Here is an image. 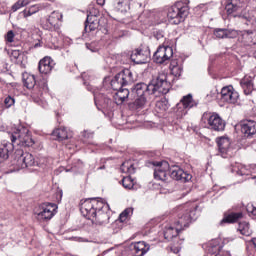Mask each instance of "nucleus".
Masks as SVG:
<instances>
[{
  "instance_id": "nucleus-1",
  "label": "nucleus",
  "mask_w": 256,
  "mask_h": 256,
  "mask_svg": "<svg viewBox=\"0 0 256 256\" xmlns=\"http://www.w3.org/2000/svg\"><path fill=\"white\" fill-rule=\"evenodd\" d=\"M131 91L136 99L130 104V109L138 111L145 109L147 103L154 101L159 95H167L171 91V82L167 80V74L160 73L149 84L143 82L135 84Z\"/></svg>"
},
{
  "instance_id": "nucleus-2",
  "label": "nucleus",
  "mask_w": 256,
  "mask_h": 256,
  "mask_svg": "<svg viewBox=\"0 0 256 256\" xmlns=\"http://www.w3.org/2000/svg\"><path fill=\"white\" fill-rule=\"evenodd\" d=\"M109 205H106L101 198L86 199L80 206L83 217L89 219L97 225H107L109 223V213L105 212Z\"/></svg>"
},
{
  "instance_id": "nucleus-3",
  "label": "nucleus",
  "mask_w": 256,
  "mask_h": 256,
  "mask_svg": "<svg viewBox=\"0 0 256 256\" xmlns=\"http://www.w3.org/2000/svg\"><path fill=\"white\" fill-rule=\"evenodd\" d=\"M189 15V6L183 2H177L175 5L171 6L168 10V21L172 25H179L183 23L187 16Z\"/></svg>"
},
{
  "instance_id": "nucleus-4",
  "label": "nucleus",
  "mask_w": 256,
  "mask_h": 256,
  "mask_svg": "<svg viewBox=\"0 0 256 256\" xmlns=\"http://www.w3.org/2000/svg\"><path fill=\"white\" fill-rule=\"evenodd\" d=\"M137 78L133 75L131 70L126 69L118 74L111 80V87L114 91H118L119 89H123V87H127V85H131L135 83Z\"/></svg>"
},
{
  "instance_id": "nucleus-5",
  "label": "nucleus",
  "mask_w": 256,
  "mask_h": 256,
  "mask_svg": "<svg viewBox=\"0 0 256 256\" xmlns=\"http://www.w3.org/2000/svg\"><path fill=\"white\" fill-rule=\"evenodd\" d=\"M14 159L20 169H27V167H43V164L35 160V157L32 156L31 153L23 152L21 149L15 151Z\"/></svg>"
},
{
  "instance_id": "nucleus-6",
  "label": "nucleus",
  "mask_w": 256,
  "mask_h": 256,
  "mask_svg": "<svg viewBox=\"0 0 256 256\" xmlns=\"http://www.w3.org/2000/svg\"><path fill=\"white\" fill-rule=\"evenodd\" d=\"M12 143L17 142V145L20 147H32L35 145L33 138H31V134L29 133V129L26 127L20 126L13 134L11 138Z\"/></svg>"
},
{
  "instance_id": "nucleus-7",
  "label": "nucleus",
  "mask_w": 256,
  "mask_h": 256,
  "mask_svg": "<svg viewBox=\"0 0 256 256\" xmlns=\"http://www.w3.org/2000/svg\"><path fill=\"white\" fill-rule=\"evenodd\" d=\"M197 219V205H193L190 210L178 214V220L175 222L182 231L189 227V223Z\"/></svg>"
},
{
  "instance_id": "nucleus-8",
  "label": "nucleus",
  "mask_w": 256,
  "mask_h": 256,
  "mask_svg": "<svg viewBox=\"0 0 256 256\" xmlns=\"http://www.w3.org/2000/svg\"><path fill=\"white\" fill-rule=\"evenodd\" d=\"M198 105L199 101L193 99V94L183 96L176 105L178 117H185L189 109H193V107H197Z\"/></svg>"
},
{
  "instance_id": "nucleus-9",
  "label": "nucleus",
  "mask_w": 256,
  "mask_h": 256,
  "mask_svg": "<svg viewBox=\"0 0 256 256\" xmlns=\"http://www.w3.org/2000/svg\"><path fill=\"white\" fill-rule=\"evenodd\" d=\"M173 57V48L171 46H159L153 55L154 63L165 65Z\"/></svg>"
},
{
  "instance_id": "nucleus-10",
  "label": "nucleus",
  "mask_w": 256,
  "mask_h": 256,
  "mask_svg": "<svg viewBox=\"0 0 256 256\" xmlns=\"http://www.w3.org/2000/svg\"><path fill=\"white\" fill-rule=\"evenodd\" d=\"M57 213V204L46 203L40 206V211L36 213L38 221H49Z\"/></svg>"
},
{
  "instance_id": "nucleus-11",
  "label": "nucleus",
  "mask_w": 256,
  "mask_h": 256,
  "mask_svg": "<svg viewBox=\"0 0 256 256\" xmlns=\"http://www.w3.org/2000/svg\"><path fill=\"white\" fill-rule=\"evenodd\" d=\"M256 10H249L247 6L242 9L240 13L234 15V18H238L241 23L246 27H253L255 23Z\"/></svg>"
},
{
  "instance_id": "nucleus-12",
  "label": "nucleus",
  "mask_w": 256,
  "mask_h": 256,
  "mask_svg": "<svg viewBox=\"0 0 256 256\" xmlns=\"http://www.w3.org/2000/svg\"><path fill=\"white\" fill-rule=\"evenodd\" d=\"M245 7H247V0H229L225 6V9L227 15H232V17H235V15H237V13H241Z\"/></svg>"
},
{
  "instance_id": "nucleus-13",
  "label": "nucleus",
  "mask_w": 256,
  "mask_h": 256,
  "mask_svg": "<svg viewBox=\"0 0 256 256\" xmlns=\"http://www.w3.org/2000/svg\"><path fill=\"white\" fill-rule=\"evenodd\" d=\"M207 123L208 129H210L211 131H225V120L221 119V116H219V114L217 113L211 114L207 119Z\"/></svg>"
},
{
  "instance_id": "nucleus-14",
  "label": "nucleus",
  "mask_w": 256,
  "mask_h": 256,
  "mask_svg": "<svg viewBox=\"0 0 256 256\" xmlns=\"http://www.w3.org/2000/svg\"><path fill=\"white\" fill-rule=\"evenodd\" d=\"M220 99L224 103L235 104L239 100V93L235 91L232 86L223 87L220 92Z\"/></svg>"
},
{
  "instance_id": "nucleus-15",
  "label": "nucleus",
  "mask_w": 256,
  "mask_h": 256,
  "mask_svg": "<svg viewBox=\"0 0 256 256\" xmlns=\"http://www.w3.org/2000/svg\"><path fill=\"white\" fill-rule=\"evenodd\" d=\"M154 179L157 181H167L169 179V162H158L154 169Z\"/></svg>"
},
{
  "instance_id": "nucleus-16",
  "label": "nucleus",
  "mask_w": 256,
  "mask_h": 256,
  "mask_svg": "<svg viewBox=\"0 0 256 256\" xmlns=\"http://www.w3.org/2000/svg\"><path fill=\"white\" fill-rule=\"evenodd\" d=\"M131 61L137 65H143L149 61V52L147 50L136 49L130 56Z\"/></svg>"
},
{
  "instance_id": "nucleus-17",
  "label": "nucleus",
  "mask_w": 256,
  "mask_h": 256,
  "mask_svg": "<svg viewBox=\"0 0 256 256\" xmlns=\"http://www.w3.org/2000/svg\"><path fill=\"white\" fill-rule=\"evenodd\" d=\"M169 177L175 181H183L184 183L190 181L191 179V175L183 171V169L179 168L178 166H174L172 169H170Z\"/></svg>"
},
{
  "instance_id": "nucleus-18",
  "label": "nucleus",
  "mask_w": 256,
  "mask_h": 256,
  "mask_svg": "<svg viewBox=\"0 0 256 256\" xmlns=\"http://www.w3.org/2000/svg\"><path fill=\"white\" fill-rule=\"evenodd\" d=\"M53 67H55V62L49 56L44 57L38 64V69L42 75H49L53 71Z\"/></svg>"
},
{
  "instance_id": "nucleus-19",
  "label": "nucleus",
  "mask_w": 256,
  "mask_h": 256,
  "mask_svg": "<svg viewBox=\"0 0 256 256\" xmlns=\"http://www.w3.org/2000/svg\"><path fill=\"white\" fill-rule=\"evenodd\" d=\"M241 126V133L245 137H253L256 133V122L253 120H244L240 124Z\"/></svg>"
},
{
  "instance_id": "nucleus-20",
  "label": "nucleus",
  "mask_w": 256,
  "mask_h": 256,
  "mask_svg": "<svg viewBox=\"0 0 256 256\" xmlns=\"http://www.w3.org/2000/svg\"><path fill=\"white\" fill-rule=\"evenodd\" d=\"M218 150L222 157H227L231 151V141L227 137H220L217 139Z\"/></svg>"
},
{
  "instance_id": "nucleus-21",
  "label": "nucleus",
  "mask_w": 256,
  "mask_h": 256,
  "mask_svg": "<svg viewBox=\"0 0 256 256\" xmlns=\"http://www.w3.org/2000/svg\"><path fill=\"white\" fill-rule=\"evenodd\" d=\"M214 35L217 39H235L237 31L233 29L216 28Z\"/></svg>"
},
{
  "instance_id": "nucleus-22",
  "label": "nucleus",
  "mask_w": 256,
  "mask_h": 256,
  "mask_svg": "<svg viewBox=\"0 0 256 256\" xmlns=\"http://www.w3.org/2000/svg\"><path fill=\"white\" fill-rule=\"evenodd\" d=\"M130 249L134 255L143 256L149 251V246L144 241H139L132 243Z\"/></svg>"
},
{
  "instance_id": "nucleus-23",
  "label": "nucleus",
  "mask_w": 256,
  "mask_h": 256,
  "mask_svg": "<svg viewBox=\"0 0 256 256\" xmlns=\"http://www.w3.org/2000/svg\"><path fill=\"white\" fill-rule=\"evenodd\" d=\"M98 28H99V19L97 18V14L95 15L91 13L88 14L84 31H86V33H89L91 31H95V29H98Z\"/></svg>"
},
{
  "instance_id": "nucleus-24",
  "label": "nucleus",
  "mask_w": 256,
  "mask_h": 256,
  "mask_svg": "<svg viewBox=\"0 0 256 256\" xmlns=\"http://www.w3.org/2000/svg\"><path fill=\"white\" fill-rule=\"evenodd\" d=\"M116 91L117 92L113 96L114 102L116 105H123V103L129 99V88H120Z\"/></svg>"
},
{
  "instance_id": "nucleus-25",
  "label": "nucleus",
  "mask_w": 256,
  "mask_h": 256,
  "mask_svg": "<svg viewBox=\"0 0 256 256\" xmlns=\"http://www.w3.org/2000/svg\"><path fill=\"white\" fill-rule=\"evenodd\" d=\"M13 151V144L7 141L0 143V163L9 159V153Z\"/></svg>"
},
{
  "instance_id": "nucleus-26",
  "label": "nucleus",
  "mask_w": 256,
  "mask_h": 256,
  "mask_svg": "<svg viewBox=\"0 0 256 256\" xmlns=\"http://www.w3.org/2000/svg\"><path fill=\"white\" fill-rule=\"evenodd\" d=\"M231 173L240 177H245L251 173L247 167L241 163L232 164Z\"/></svg>"
},
{
  "instance_id": "nucleus-27",
  "label": "nucleus",
  "mask_w": 256,
  "mask_h": 256,
  "mask_svg": "<svg viewBox=\"0 0 256 256\" xmlns=\"http://www.w3.org/2000/svg\"><path fill=\"white\" fill-rule=\"evenodd\" d=\"M179 231H182L177 225L175 227L169 226L164 230V239L167 241H173L179 235Z\"/></svg>"
},
{
  "instance_id": "nucleus-28",
  "label": "nucleus",
  "mask_w": 256,
  "mask_h": 256,
  "mask_svg": "<svg viewBox=\"0 0 256 256\" xmlns=\"http://www.w3.org/2000/svg\"><path fill=\"white\" fill-rule=\"evenodd\" d=\"M53 137H56V141H65L71 137V134L67 132V128H58L52 132Z\"/></svg>"
},
{
  "instance_id": "nucleus-29",
  "label": "nucleus",
  "mask_w": 256,
  "mask_h": 256,
  "mask_svg": "<svg viewBox=\"0 0 256 256\" xmlns=\"http://www.w3.org/2000/svg\"><path fill=\"white\" fill-rule=\"evenodd\" d=\"M114 9L120 13H127L129 11V0H116L114 2Z\"/></svg>"
},
{
  "instance_id": "nucleus-30",
  "label": "nucleus",
  "mask_w": 256,
  "mask_h": 256,
  "mask_svg": "<svg viewBox=\"0 0 256 256\" xmlns=\"http://www.w3.org/2000/svg\"><path fill=\"white\" fill-rule=\"evenodd\" d=\"M170 71L174 77H181V73H183V65L179 64L177 60H173L170 63Z\"/></svg>"
},
{
  "instance_id": "nucleus-31",
  "label": "nucleus",
  "mask_w": 256,
  "mask_h": 256,
  "mask_svg": "<svg viewBox=\"0 0 256 256\" xmlns=\"http://www.w3.org/2000/svg\"><path fill=\"white\" fill-rule=\"evenodd\" d=\"M63 19V14L60 12L54 11L51 13V15L48 17V23L51 25V27H57L59 24V21Z\"/></svg>"
},
{
  "instance_id": "nucleus-32",
  "label": "nucleus",
  "mask_w": 256,
  "mask_h": 256,
  "mask_svg": "<svg viewBox=\"0 0 256 256\" xmlns=\"http://www.w3.org/2000/svg\"><path fill=\"white\" fill-rule=\"evenodd\" d=\"M120 170L122 173L133 175L135 173V164H133V161L127 160L121 165Z\"/></svg>"
},
{
  "instance_id": "nucleus-33",
  "label": "nucleus",
  "mask_w": 256,
  "mask_h": 256,
  "mask_svg": "<svg viewBox=\"0 0 256 256\" xmlns=\"http://www.w3.org/2000/svg\"><path fill=\"white\" fill-rule=\"evenodd\" d=\"M242 217L243 214L241 212L231 213L221 220L220 225H223L224 223H235L238 219H241Z\"/></svg>"
},
{
  "instance_id": "nucleus-34",
  "label": "nucleus",
  "mask_w": 256,
  "mask_h": 256,
  "mask_svg": "<svg viewBox=\"0 0 256 256\" xmlns=\"http://www.w3.org/2000/svg\"><path fill=\"white\" fill-rule=\"evenodd\" d=\"M40 9L41 8L39 7V5H32L26 9H24L21 12V15L24 19H27L28 17H31V15H35V13H39Z\"/></svg>"
},
{
  "instance_id": "nucleus-35",
  "label": "nucleus",
  "mask_w": 256,
  "mask_h": 256,
  "mask_svg": "<svg viewBox=\"0 0 256 256\" xmlns=\"http://www.w3.org/2000/svg\"><path fill=\"white\" fill-rule=\"evenodd\" d=\"M169 100L166 98H162L161 100L156 102V111L158 113H165L169 109Z\"/></svg>"
},
{
  "instance_id": "nucleus-36",
  "label": "nucleus",
  "mask_w": 256,
  "mask_h": 256,
  "mask_svg": "<svg viewBox=\"0 0 256 256\" xmlns=\"http://www.w3.org/2000/svg\"><path fill=\"white\" fill-rule=\"evenodd\" d=\"M94 101H95V105H101L102 107H107L111 105V99L103 95H97L95 93H94Z\"/></svg>"
},
{
  "instance_id": "nucleus-37",
  "label": "nucleus",
  "mask_w": 256,
  "mask_h": 256,
  "mask_svg": "<svg viewBox=\"0 0 256 256\" xmlns=\"http://www.w3.org/2000/svg\"><path fill=\"white\" fill-rule=\"evenodd\" d=\"M23 81H24V85L25 87H27V89H33V87H35L37 81L35 80V76L31 75V74H26L23 76Z\"/></svg>"
},
{
  "instance_id": "nucleus-38",
  "label": "nucleus",
  "mask_w": 256,
  "mask_h": 256,
  "mask_svg": "<svg viewBox=\"0 0 256 256\" xmlns=\"http://www.w3.org/2000/svg\"><path fill=\"white\" fill-rule=\"evenodd\" d=\"M241 87L245 93V95H251L253 93V82L251 80H242Z\"/></svg>"
},
{
  "instance_id": "nucleus-39",
  "label": "nucleus",
  "mask_w": 256,
  "mask_h": 256,
  "mask_svg": "<svg viewBox=\"0 0 256 256\" xmlns=\"http://www.w3.org/2000/svg\"><path fill=\"white\" fill-rule=\"evenodd\" d=\"M238 231L241 233V235H245L246 237L251 235V229L249 228V223L247 222H240L238 225Z\"/></svg>"
},
{
  "instance_id": "nucleus-40",
  "label": "nucleus",
  "mask_w": 256,
  "mask_h": 256,
  "mask_svg": "<svg viewBox=\"0 0 256 256\" xmlns=\"http://www.w3.org/2000/svg\"><path fill=\"white\" fill-rule=\"evenodd\" d=\"M124 189H133L135 187V180L131 176H126L122 179Z\"/></svg>"
},
{
  "instance_id": "nucleus-41",
  "label": "nucleus",
  "mask_w": 256,
  "mask_h": 256,
  "mask_svg": "<svg viewBox=\"0 0 256 256\" xmlns=\"http://www.w3.org/2000/svg\"><path fill=\"white\" fill-rule=\"evenodd\" d=\"M131 209H125L119 216V219L115 221L114 225H119V223H125L127 221V217H129V213H131Z\"/></svg>"
},
{
  "instance_id": "nucleus-42",
  "label": "nucleus",
  "mask_w": 256,
  "mask_h": 256,
  "mask_svg": "<svg viewBox=\"0 0 256 256\" xmlns=\"http://www.w3.org/2000/svg\"><path fill=\"white\" fill-rule=\"evenodd\" d=\"M15 105V97L7 95L4 97V107L5 109H11Z\"/></svg>"
},
{
  "instance_id": "nucleus-43",
  "label": "nucleus",
  "mask_w": 256,
  "mask_h": 256,
  "mask_svg": "<svg viewBox=\"0 0 256 256\" xmlns=\"http://www.w3.org/2000/svg\"><path fill=\"white\" fill-rule=\"evenodd\" d=\"M248 256H256V238H252L249 242Z\"/></svg>"
},
{
  "instance_id": "nucleus-44",
  "label": "nucleus",
  "mask_w": 256,
  "mask_h": 256,
  "mask_svg": "<svg viewBox=\"0 0 256 256\" xmlns=\"http://www.w3.org/2000/svg\"><path fill=\"white\" fill-rule=\"evenodd\" d=\"M207 251L209 255H219V251H221V246L210 244Z\"/></svg>"
},
{
  "instance_id": "nucleus-45",
  "label": "nucleus",
  "mask_w": 256,
  "mask_h": 256,
  "mask_svg": "<svg viewBox=\"0 0 256 256\" xmlns=\"http://www.w3.org/2000/svg\"><path fill=\"white\" fill-rule=\"evenodd\" d=\"M218 97L219 92L217 91V89L211 90L210 93L206 95L207 101H215V99H217Z\"/></svg>"
},
{
  "instance_id": "nucleus-46",
  "label": "nucleus",
  "mask_w": 256,
  "mask_h": 256,
  "mask_svg": "<svg viewBox=\"0 0 256 256\" xmlns=\"http://www.w3.org/2000/svg\"><path fill=\"white\" fill-rule=\"evenodd\" d=\"M247 213L252 216V217H256V204H250L247 206L246 208Z\"/></svg>"
},
{
  "instance_id": "nucleus-47",
  "label": "nucleus",
  "mask_w": 256,
  "mask_h": 256,
  "mask_svg": "<svg viewBox=\"0 0 256 256\" xmlns=\"http://www.w3.org/2000/svg\"><path fill=\"white\" fill-rule=\"evenodd\" d=\"M14 38H15V33H13V30L8 31L6 35V41H8V43H13Z\"/></svg>"
},
{
  "instance_id": "nucleus-48",
  "label": "nucleus",
  "mask_w": 256,
  "mask_h": 256,
  "mask_svg": "<svg viewBox=\"0 0 256 256\" xmlns=\"http://www.w3.org/2000/svg\"><path fill=\"white\" fill-rule=\"evenodd\" d=\"M21 55H22V52H21V50H12V52H11V57H12V59H19V57H21Z\"/></svg>"
},
{
  "instance_id": "nucleus-49",
  "label": "nucleus",
  "mask_w": 256,
  "mask_h": 256,
  "mask_svg": "<svg viewBox=\"0 0 256 256\" xmlns=\"http://www.w3.org/2000/svg\"><path fill=\"white\" fill-rule=\"evenodd\" d=\"M21 7H23V4L18 0L14 5H12V11L15 13V11H19Z\"/></svg>"
},
{
  "instance_id": "nucleus-50",
  "label": "nucleus",
  "mask_w": 256,
  "mask_h": 256,
  "mask_svg": "<svg viewBox=\"0 0 256 256\" xmlns=\"http://www.w3.org/2000/svg\"><path fill=\"white\" fill-rule=\"evenodd\" d=\"M171 251L174 252L175 254L179 253V251H181V245H173L171 247Z\"/></svg>"
},
{
  "instance_id": "nucleus-51",
  "label": "nucleus",
  "mask_w": 256,
  "mask_h": 256,
  "mask_svg": "<svg viewBox=\"0 0 256 256\" xmlns=\"http://www.w3.org/2000/svg\"><path fill=\"white\" fill-rule=\"evenodd\" d=\"M20 3H22V7H27V5H29V3H31L30 0H20Z\"/></svg>"
},
{
  "instance_id": "nucleus-52",
  "label": "nucleus",
  "mask_w": 256,
  "mask_h": 256,
  "mask_svg": "<svg viewBox=\"0 0 256 256\" xmlns=\"http://www.w3.org/2000/svg\"><path fill=\"white\" fill-rule=\"evenodd\" d=\"M96 1L98 5H101V6L105 5V0H96Z\"/></svg>"
},
{
  "instance_id": "nucleus-53",
  "label": "nucleus",
  "mask_w": 256,
  "mask_h": 256,
  "mask_svg": "<svg viewBox=\"0 0 256 256\" xmlns=\"http://www.w3.org/2000/svg\"><path fill=\"white\" fill-rule=\"evenodd\" d=\"M214 256H231V253L226 252L224 255L223 254H216Z\"/></svg>"
},
{
  "instance_id": "nucleus-54",
  "label": "nucleus",
  "mask_w": 256,
  "mask_h": 256,
  "mask_svg": "<svg viewBox=\"0 0 256 256\" xmlns=\"http://www.w3.org/2000/svg\"><path fill=\"white\" fill-rule=\"evenodd\" d=\"M161 37H163V34H156V39H161Z\"/></svg>"
},
{
  "instance_id": "nucleus-55",
  "label": "nucleus",
  "mask_w": 256,
  "mask_h": 256,
  "mask_svg": "<svg viewBox=\"0 0 256 256\" xmlns=\"http://www.w3.org/2000/svg\"><path fill=\"white\" fill-rule=\"evenodd\" d=\"M252 179L254 180V183L256 184V176H254Z\"/></svg>"
},
{
  "instance_id": "nucleus-56",
  "label": "nucleus",
  "mask_w": 256,
  "mask_h": 256,
  "mask_svg": "<svg viewBox=\"0 0 256 256\" xmlns=\"http://www.w3.org/2000/svg\"><path fill=\"white\" fill-rule=\"evenodd\" d=\"M98 169H105V166L99 167Z\"/></svg>"
},
{
  "instance_id": "nucleus-57",
  "label": "nucleus",
  "mask_w": 256,
  "mask_h": 256,
  "mask_svg": "<svg viewBox=\"0 0 256 256\" xmlns=\"http://www.w3.org/2000/svg\"><path fill=\"white\" fill-rule=\"evenodd\" d=\"M35 47H39V44H35Z\"/></svg>"
}]
</instances>
